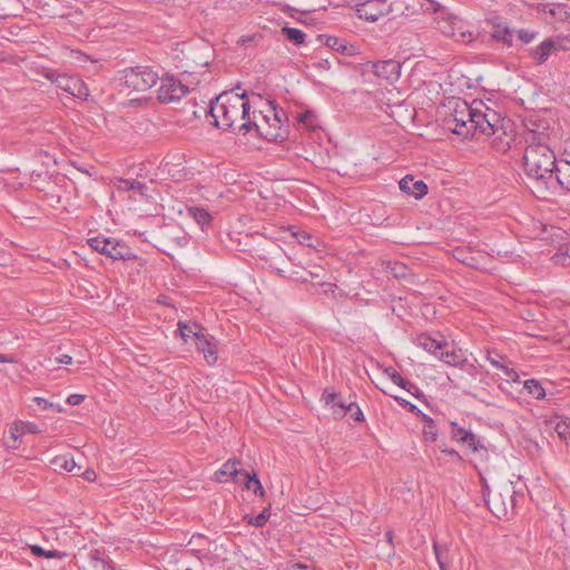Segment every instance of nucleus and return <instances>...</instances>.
<instances>
[{
    "mask_svg": "<svg viewBox=\"0 0 570 570\" xmlns=\"http://www.w3.org/2000/svg\"><path fill=\"white\" fill-rule=\"evenodd\" d=\"M92 476H95V472L94 471H86L87 480H92Z\"/></svg>",
    "mask_w": 570,
    "mask_h": 570,
    "instance_id": "55",
    "label": "nucleus"
},
{
    "mask_svg": "<svg viewBox=\"0 0 570 570\" xmlns=\"http://www.w3.org/2000/svg\"><path fill=\"white\" fill-rule=\"evenodd\" d=\"M62 468L70 472L76 468V462L73 461V459H69V460L66 459L62 464Z\"/></svg>",
    "mask_w": 570,
    "mask_h": 570,
    "instance_id": "49",
    "label": "nucleus"
},
{
    "mask_svg": "<svg viewBox=\"0 0 570 570\" xmlns=\"http://www.w3.org/2000/svg\"><path fill=\"white\" fill-rule=\"evenodd\" d=\"M117 189L121 191H136L144 197L146 196L147 186L137 180L119 179L117 183Z\"/></svg>",
    "mask_w": 570,
    "mask_h": 570,
    "instance_id": "26",
    "label": "nucleus"
},
{
    "mask_svg": "<svg viewBox=\"0 0 570 570\" xmlns=\"http://www.w3.org/2000/svg\"><path fill=\"white\" fill-rule=\"evenodd\" d=\"M159 75L151 67L136 66L124 70L122 81L127 88L146 91L157 83Z\"/></svg>",
    "mask_w": 570,
    "mask_h": 570,
    "instance_id": "7",
    "label": "nucleus"
},
{
    "mask_svg": "<svg viewBox=\"0 0 570 570\" xmlns=\"http://www.w3.org/2000/svg\"><path fill=\"white\" fill-rule=\"evenodd\" d=\"M277 275L285 277V272L283 269L276 268Z\"/></svg>",
    "mask_w": 570,
    "mask_h": 570,
    "instance_id": "56",
    "label": "nucleus"
},
{
    "mask_svg": "<svg viewBox=\"0 0 570 570\" xmlns=\"http://www.w3.org/2000/svg\"><path fill=\"white\" fill-rule=\"evenodd\" d=\"M213 337L208 338L204 333L197 336V338L194 341L195 346L197 351L202 352L207 361L208 364L216 363L218 356H217V350L215 344L213 343Z\"/></svg>",
    "mask_w": 570,
    "mask_h": 570,
    "instance_id": "18",
    "label": "nucleus"
},
{
    "mask_svg": "<svg viewBox=\"0 0 570 570\" xmlns=\"http://www.w3.org/2000/svg\"><path fill=\"white\" fill-rule=\"evenodd\" d=\"M400 189L416 199L422 198L428 193V186L423 180H415L413 176L406 175L399 183Z\"/></svg>",
    "mask_w": 570,
    "mask_h": 570,
    "instance_id": "15",
    "label": "nucleus"
},
{
    "mask_svg": "<svg viewBox=\"0 0 570 570\" xmlns=\"http://www.w3.org/2000/svg\"><path fill=\"white\" fill-rule=\"evenodd\" d=\"M553 42L554 50L558 51H570V35H558L550 37Z\"/></svg>",
    "mask_w": 570,
    "mask_h": 570,
    "instance_id": "36",
    "label": "nucleus"
},
{
    "mask_svg": "<svg viewBox=\"0 0 570 570\" xmlns=\"http://www.w3.org/2000/svg\"><path fill=\"white\" fill-rule=\"evenodd\" d=\"M391 10L389 0H365L356 4L358 18L371 22L377 21L381 17L391 12Z\"/></svg>",
    "mask_w": 570,
    "mask_h": 570,
    "instance_id": "9",
    "label": "nucleus"
},
{
    "mask_svg": "<svg viewBox=\"0 0 570 570\" xmlns=\"http://www.w3.org/2000/svg\"><path fill=\"white\" fill-rule=\"evenodd\" d=\"M554 430L563 441L567 442L570 440V421L560 420L556 424Z\"/></svg>",
    "mask_w": 570,
    "mask_h": 570,
    "instance_id": "38",
    "label": "nucleus"
},
{
    "mask_svg": "<svg viewBox=\"0 0 570 570\" xmlns=\"http://www.w3.org/2000/svg\"><path fill=\"white\" fill-rule=\"evenodd\" d=\"M389 540L391 541L392 537H391V533H386Z\"/></svg>",
    "mask_w": 570,
    "mask_h": 570,
    "instance_id": "59",
    "label": "nucleus"
},
{
    "mask_svg": "<svg viewBox=\"0 0 570 570\" xmlns=\"http://www.w3.org/2000/svg\"><path fill=\"white\" fill-rule=\"evenodd\" d=\"M30 549H31V552L33 556L43 557L47 559H53V558L62 559L66 556L65 552H60L57 550H45L43 548H41L40 546H37V544L31 546Z\"/></svg>",
    "mask_w": 570,
    "mask_h": 570,
    "instance_id": "35",
    "label": "nucleus"
},
{
    "mask_svg": "<svg viewBox=\"0 0 570 570\" xmlns=\"http://www.w3.org/2000/svg\"><path fill=\"white\" fill-rule=\"evenodd\" d=\"M79 556L88 562L89 570H116L111 559L99 549L83 550Z\"/></svg>",
    "mask_w": 570,
    "mask_h": 570,
    "instance_id": "12",
    "label": "nucleus"
},
{
    "mask_svg": "<svg viewBox=\"0 0 570 570\" xmlns=\"http://www.w3.org/2000/svg\"><path fill=\"white\" fill-rule=\"evenodd\" d=\"M372 70L379 78L385 79L392 83L400 78L401 65L393 59L377 61L373 62Z\"/></svg>",
    "mask_w": 570,
    "mask_h": 570,
    "instance_id": "13",
    "label": "nucleus"
},
{
    "mask_svg": "<svg viewBox=\"0 0 570 570\" xmlns=\"http://www.w3.org/2000/svg\"><path fill=\"white\" fill-rule=\"evenodd\" d=\"M560 185L567 190H570V164L566 160H559L558 167L554 174V186Z\"/></svg>",
    "mask_w": 570,
    "mask_h": 570,
    "instance_id": "24",
    "label": "nucleus"
},
{
    "mask_svg": "<svg viewBox=\"0 0 570 570\" xmlns=\"http://www.w3.org/2000/svg\"><path fill=\"white\" fill-rule=\"evenodd\" d=\"M435 12L438 13L435 18L436 29L444 36L462 43H469L473 40V33L466 21L444 9H435Z\"/></svg>",
    "mask_w": 570,
    "mask_h": 570,
    "instance_id": "4",
    "label": "nucleus"
},
{
    "mask_svg": "<svg viewBox=\"0 0 570 570\" xmlns=\"http://www.w3.org/2000/svg\"><path fill=\"white\" fill-rule=\"evenodd\" d=\"M269 515V509L265 508L259 514H257L254 518H250L248 523L257 528L263 527L267 522Z\"/></svg>",
    "mask_w": 570,
    "mask_h": 570,
    "instance_id": "41",
    "label": "nucleus"
},
{
    "mask_svg": "<svg viewBox=\"0 0 570 570\" xmlns=\"http://www.w3.org/2000/svg\"><path fill=\"white\" fill-rule=\"evenodd\" d=\"M12 362V357L9 355L0 354V363H9Z\"/></svg>",
    "mask_w": 570,
    "mask_h": 570,
    "instance_id": "54",
    "label": "nucleus"
},
{
    "mask_svg": "<svg viewBox=\"0 0 570 570\" xmlns=\"http://www.w3.org/2000/svg\"><path fill=\"white\" fill-rule=\"evenodd\" d=\"M417 345L426 352L438 356L439 352L448 347V343L444 341H436L429 335H420L417 337Z\"/></svg>",
    "mask_w": 570,
    "mask_h": 570,
    "instance_id": "21",
    "label": "nucleus"
},
{
    "mask_svg": "<svg viewBox=\"0 0 570 570\" xmlns=\"http://www.w3.org/2000/svg\"><path fill=\"white\" fill-rule=\"evenodd\" d=\"M239 461L237 460H228L226 461L219 470L215 472V480L217 482L224 483L227 482L228 479H234L236 482H239L237 479L238 475L244 476V472L237 468L239 465Z\"/></svg>",
    "mask_w": 570,
    "mask_h": 570,
    "instance_id": "17",
    "label": "nucleus"
},
{
    "mask_svg": "<svg viewBox=\"0 0 570 570\" xmlns=\"http://www.w3.org/2000/svg\"><path fill=\"white\" fill-rule=\"evenodd\" d=\"M19 435H20V432L17 426L10 430V439L12 440V444L9 445L10 448H12V449L18 448L17 441H18Z\"/></svg>",
    "mask_w": 570,
    "mask_h": 570,
    "instance_id": "46",
    "label": "nucleus"
},
{
    "mask_svg": "<svg viewBox=\"0 0 570 570\" xmlns=\"http://www.w3.org/2000/svg\"><path fill=\"white\" fill-rule=\"evenodd\" d=\"M564 160L566 163L570 164V157H567Z\"/></svg>",
    "mask_w": 570,
    "mask_h": 570,
    "instance_id": "58",
    "label": "nucleus"
},
{
    "mask_svg": "<svg viewBox=\"0 0 570 570\" xmlns=\"http://www.w3.org/2000/svg\"><path fill=\"white\" fill-rule=\"evenodd\" d=\"M282 33L287 38V40H289L294 45L298 46L304 43L305 33L301 29L284 27L282 29Z\"/></svg>",
    "mask_w": 570,
    "mask_h": 570,
    "instance_id": "33",
    "label": "nucleus"
},
{
    "mask_svg": "<svg viewBox=\"0 0 570 570\" xmlns=\"http://www.w3.org/2000/svg\"><path fill=\"white\" fill-rule=\"evenodd\" d=\"M35 402H36L40 407H42V409H45V410L53 406V404H52V403H50V402H49V401H47L46 399H43V397H39V396L35 397Z\"/></svg>",
    "mask_w": 570,
    "mask_h": 570,
    "instance_id": "47",
    "label": "nucleus"
},
{
    "mask_svg": "<svg viewBox=\"0 0 570 570\" xmlns=\"http://www.w3.org/2000/svg\"><path fill=\"white\" fill-rule=\"evenodd\" d=\"M441 451L448 455H451L453 458H455L459 462L462 461V456L460 455V453L458 451H455L454 449H441Z\"/></svg>",
    "mask_w": 570,
    "mask_h": 570,
    "instance_id": "48",
    "label": "nucleus"
},
{
    "mask_svg": "<svg viewBox=\"0 0 570 570\" xmlns=\"http://www.w3.org/2000/svg\"><path fill=\"white\" fill-rule=\"evenodd\" d=\"M542 11L560 21H566L570 18V7L564 3H546L542 6Z\"/></svg>",
    "mask_w": 570,
    "mask_h": 570,
    "instance_id": "22",
    "label": "nucleus"
},
{
    "mask_svg": "<svg viewBox=\"0 0 570 570\" xmlns=\"http://www.w3.org/2000/svg\"><path fill=\"white\" fill-rule=\"evenodd\" d=\"M350 413L355 421H357V422L364 421L363 412L356 403H355L353 411Z\"/></svg>",
    "mask_w": 570,
    "mask_h": 570,
    "instance_id": "45",
    "label": "nucleus"
},
{
    "mask_svg": "<svg viewBox=\"0 0 570 570\" xmlns=\"http://www.w3.org/2000/svg\"><path fill=\"white\" fill-rule=\"evenodd\" d=\"M422 421L424 422L423 436L426 441L434 442L438 438V431L432 417L426 414H422Z\"/></svg>",
    "mask_w": 570,
    "mask_h": 570,
    "instance_id": "31",
    "label": "nucleus"
},
{
    "mask_svg": "<svg viewBox=\"0 0 570 570\" xmlns=\"http://www.w3.org/2000/svg\"><path fill=\"white\" fill-rule=\"evenodd\" d=\"M515 495L512 482L503 483L493 493H488L485 503L497 518H510L514 514Z\"/></svg>",
    "mask_w": 570,
    "mask_h": 570,
    "instance_id": "5",
    "label": "nucleus"
},
{
    "mask_svg": "<svg viewBox=\"0 0 570 570\" xmlns=\"http://www.w3.org/2000/svg\"><path fill=\"white\" fill-rule=\"evenodd\" d=\"M273 110H274V121L276 124H281V121H282L281 114L284 115V112L282 110L277 111L275 106H273Z\"/></svg>",
    "mask_w": 570,
    "mask_h": 570,
    "instance_id": "52",
    "label": "nucleus"
},
{
    "mask_svg": "<svg viewBox=\"0 0 570 570\" xmlns=\"http://www.w3.org/2000/svg\"><path fill=\"white\" fill-rule=\"evenodd\" d=\"M186 210L188 216H190L202 227V229H204L205 226H208L213 220L212 214L204 207L189 206Z\"/></svg>",
    "mask_w": 570,
    "mask_h": 570,
    "instance_id": "23",
    "label": "nucleus"
},
{
    "mask_svg": "<svg viewBox=\"0 0 570 570\" xmlns=\"http://www.w3.org/2000/svg\"><path fill=\"white\" fill-rule=\"evenodd\" d=\"M325 45L337 52L345 53L347 51V46L336 37H327Z\"/></svg>",
    "mask_w": 570,
    "mask_h": 570,
    "instance_id": "39",
    "label": "nucleus"
},
{
    "mask_svg": "<svg viewBox=\"0 0 570 570\" xmlns=\"http://www.w3.org/2000/svg\"><path fill=\"white\" fill-rule=\"evenodd\" d=\"M322 397H323L325 404L328 405V404H333L340 397V395L336 394L335 392H327V391H325L323 393Z\"/></svg>",
    "mask_w": 570,
    "mask_h": 570,
    "instance_id": "43",
    "label": "nucleus"
},
{
    "mask_svg": "<svg viewBox=\"0 0 570 570\" xmlns=\"http://www.w3.org/2000/svg\"><path fill=\"white\" fill-rule=\"evenodd\" d=\"M48 78L51 79L60 89L73 97L82 100H87L89 97V89L80 78L66 75H57L55 78H52L51 75H48Z\"/></svg>",
    "mask_w": 570,
    "mask_h": 570,
    "instance_id": "10",
    "label": "nucleus"
},
{
    "mask_svg": "<svg viewBox=\"0 0 570 570\" xmlns=\"http://www.w3.org/2000/svg\"><path fill=\"white\" fill-rule=\"evenodd\" d=\"M57 363H60V364H71L72 363V357L70 355L65 354L61 357L57 358Z\"/></svg>",
    "mask_w": 570,
    "mask_h": 570,
    "instance_id": "50",
    "label": "nucleus"
},
{
    "mask_svg": "<svg viewBox=\"0 0 570 570\" xmlns=\"http://www.w3.org/2000/svg\"><path fill=\"white\" fill-rule=\"evenodd\" d=\"M492 38L495 41H501L504 45L511 46L513 35H512V31L508 27L498 24V26H495V28L493 30Z\"/></svg>",
    "mask_w": 570,
    "mask_h": 570,
    "instance_id": "29",
    "label": "nucleus"
},
{
    "mask_svg": "<svg viewBox=\"0 0 570 570\" xmlns=\"http://www.w3.org/2000/svg\"><path fill=\"white\" fill-rule=\"evenodd\" d=\"M557 52L554 50L553 42L550 38H547L544 41H542L539 46H537L531 55L533 59L542 65L548 60V58L553 53Z\"/></svg>",
    "mask_w": 570,
    "mask_h": 570,
    "instance_id": "20",
    "label": "nucleus"
},
{
    "mask_svg": "<svg viewBox=\"0 0 570 570\" xmlns=\"http://www.w3.org/2000/svg\"><path fill=\"white\" fill-rule=\"evenodd\" d=\"M433 550L435 554V559L441 570H450L451 561L449 558V549L446 546L439 544L434 542Z\"/></svg>",
    "mask_w": 570,
    "mask_h": 570,
    "instance_id": "27",
    "label": "nucleus"
},
{
    "mask_svg": "<svg viewBox=\"0 0 570 570\" xmlns=\"http://www.w3.org/2000/svg\"><path fill=\"white\" fill-rule=\"evenodd\" d=\"M552 259L556 264L570 265V248H561L557 254L553 255Z\"/></svg>",
    "mask_w": 570,
    "mask_h": 570,
    "instance_id": "40",
    "label": "nucleus"
},
{
    "mask_svg": "<svg viewBox=\"0 0 570 570\" xmlns=\"http://www.w3.org/2000/svg\"><path fill=\"white\" fill-rule=\"evenodd\" d=\"M470 127L472 136L481 134L484 136H495L502 144V148H509L510 142H503L502 136H505L504 119L491 108L485 110L476 109L474 118L470 119Z\"/></svg>",
    "mask_w": 570,
    "mask_h": 570,
    "instance_id": "3",
    "label": "nucleus"
},
{
    "mask_svg": "<svg viewBox=\"0 0 570 570\" xmlns=\"http://www.w3.org/2000/svg\"><path fill=\"white\" fill-rule=\"evenodd\" d=\"M85 396L81 394H71L67 399V403L70 405H79L83 401Z\"/></svg>",
    "mask_w": 570,
    "mask_h": 570,
    "instance_id": "44",
    "label": "nucleus"
},
{
    "mask_svg": "<svg viewBox=\"0 0 570 570\" xmlns=\"http://www.w3.org/2000/svg\"><path fill=\"white\" fill-rule=\"evenodd\" d=\"M525 149L523 154V168L527 178L533 183L538 193L554 188V174L558 167V160L547 144V135L530 130L525 137Z\"/></svg>",
    "mask_w": 570,
    "mask_h": 570,
    "instance_id": "2",
    "label": "nucleus"
},
{
    "mask_svg": "<svg viewBox=\"0 0 570 570\" xmlns=\"http://www.w3.org/2000/svg\"><path fill=\"white\" fill-rule=\"evenodd\" d=\"M206 117H210V124L224 130L246 135L255 129L259 136L268 140L277 139L281 136L278 132H262L255 120V111L253 117L250 116V105L245 90L243 92L235 90L222 92L210 100L209 107L206 109Z\"/></svg>",
    "mask_w": 570,
    "mask_h": 570,
    "instance_id": "1",
    "label": "nucleus"
},
{
    "mask_svg": "<svg viewBox=\"0 0 570 570\" xmlns=\"http://www.w3.org/2000/svg\"><path fill=\"white\" fill-rule=\"evenodd\" d=\"M487 358L491 363V365L499 370H502L508 380L514 382L519 380V374L513 368H510L508 365L503 363L504 357L501 354L495 352H489Z\"/></svg>",
    "mask_w": 570,
    "mask_h": 570,
    "instance_id": "19",
    "label": "nucleus"
},
{
    "mask_svg": "<svg viewBox=\"0 0 570 570\" xmlns=\"http://www.w3.org/2000/svg\"><path fill=\"white\" fill-rule=\"evenodd\" d=\"M298 568L304 569V570H306V569H307V567H306V566H301V564L298 566Z\"/></svg>",
    "mask_w": 570,
    "mask_h": 570,
    "instance_id": "57",
    "label": "nucleus"
},
{
    "mask_svg": "<svg viewBox=\"0 0 570 570\" xmlns=\"http://www.w3.org/2000/svg\"><path fill=\"white\" fill-rule=\"evenodd\" d=\"M243 483L247 490H252L256 495L264 497L265 490L256 473L249 474L248 472H244Z\"/></svg>",
    "mask_w": 570,
    "mask_h": 570,
    "instance_id": "28",
    "label": "nucleus"
},
{
    "mask_svg": "<svg viewBox=\"0 0 570 570\" xmlns=\"http://www.w3.org/2000/svg\"><path fill=\"white\" fill-rule=\"evenodd\" d=\"M538 32L535 31H530V30H525V29H520L518 31V38L520 39V41L522 43H530L531 41L534 40V38L537 37Z\"/></svg>",
    "mask_w": 570,
    "mask_h": 570,
    "instance_id": "42",
    "label": "nucleus"
},
{
    "mask_svg": "<svg viewBox=\"0 0 570 570\" xmlns=\"http://www.w3.org/2000/svg\"><path fill=\"white\" fill-rule=\"evenodd\" d=\"M436 357L452 366H462L463 363L465 362V358L463 357L462 353L455 350L444 351L443 348L442 351L439 352V355Z\"/></svg>",
    "mask_w": 570,
    "mask_h": 570,
    "instance_id": "25",
    "label": "nucleus"
},
{
    "mask_svg": "<svg viewBox=\"0 0 570 570\" xmlns=\"http://www.w3.org/2000/svg\"><path fill=\"white\" fill-rule=\"evenodd\" d=\"M88 245L94 250L111 259L130 261L137 257L124 242L102 235L89 238Z\"/></svg>",
    "mask_w": 570,
    "mask_h": 570,
    "instance_id": "6",
    "label": "nucleus"
},
{
    "mask_svg": "<svg viewBox=\"0 0 570 570\" xmlns=\"http://www.w3.org/2000/svg\"><path fill=\"white\" fill-rule=\"evenodd\" d=\"M23 426L27 429L28 432L36 433L37 426L32 423L23 424Z\"/></svg>",
    "mask_w": 570,
    "mask_h": 570,
    "instance_id": "53",
    "label": "nucleus"
},
{
    "mask_svg": "<svg viewBox=\"0 0 570 570\" xmlns=\"http://www.w3.org/2000/svg\"><path fill=\"white\" fill-rule=\"evenodd\" d=\"M311 118H312V115L309 112L301 114L298 117L299 121L305 125H309Z\"/></svg>",
    "mask_w": 570,
    "mask_h": 570,
    "instance_id": "51",
    "label": "nucleus"
},
{
    "mask_svg": "<svg viewBox=\"0 0 570 570\" xmlns=\"http://www.w3.org/2000/svg\"><path fill=\"white\" fill-rule=\"evenodd\" d=\"M451 436L456 442L468 444V446L472 449L474 452L479 451V449L482 448L480 440L471 431H468L459 426L458 423L455 422H451Z\"/></svg>",
    "mask_w": 570,
    "mask_h": 570,
    "instance_id": "14",
    "label": "nucleus"
},
{
    "mask_svg": "<svg viewBox=\"0 0 570 570\" xmlns=\"http://www.w3.org/2000/svg\"><path fill=\"white\" fill-rule=\"evenodd\" d=\"M523 387L537 400H542L546 396V391L537 380H527Z\"/></svg>",
    "mask_w": 570,
    "mask_h": 570,
    "instance_id": "32",
    "label": "nucleus"
},
{
    "mask_svg": "<svg viewBox=\"0 0 570 570\" xmlns=\"http://www.w3.org/2000/svg\"><path fill=\"white\" fill-rule=\"evenodd\" d=\"M179 332L183 340L187 343L188 340L195 341L197 336L203 334L202 328L197 325H187V324H180L179 323Z\"/></svg>",
    "mask_w": 570,
    "mask_h": 570,
    "instance_id": "30",
    "label": "nucleus"
},
{
    "mask_svg": "<svg viewBox=\"0 0 570 570\" xmlns=\"http://www.w3.org/2000/svg\"><path fill=\"white\" fill-rule=\"evenodd\" d=\"M355 406V402L345 403L338 397L333 404V414L337 417H343L347 412H352Z\"/></svg>",
    "mask_w": 570,
    "mask_h": 570,
    "instance_id": "34",
    "label": "nucleus"
},
{
    "mask_svg": "<svg viewBox=\"0 0 570 570\" xmlns=\"http://www.w3.org/2000/svg\"><path fill=\"white\" fill-rule=\"evenodd\" d=\"M392 396L397 402V404L400 406H402L403 409L407 410L409 412L415 414L416 416L422 417V414H424L415 404H412L410 401H407L401 396H396V395H392Z\"/></svg>",
    "mask_w": 570,
    "mask_h": 570,
    "instance_id": "37",
    "label": "nucleus"
},
{
    "mask_svg": "<svg viewBox=\"0 0 570 570\" xmlns=\"http://www.w3.org/2000/svg\"><path fill=\"white\" fill-rule=\"evenodd\" d=\"M158 80L160 86L157 98L161 104L177 102L189 92V87L173 75L159 77Z\"/></svg>",
    "mask_w": 570,
    "mask_h": 570,
    "instance_id": "8",
    "label": "nucleus"
},
{
    "mask_svg": "<svg viewBox=\"0 0 570 570\" xmlns=\"http://www.w3.org/2000/svg\"><path fill=\"white\" fill-rule=\"evenodd\" d=\"M385 375L390 377V380L400 386L401 389L407 391L411 395H413L415 399H422L424 397V394L421 392V390L415 385L414 383L410 382L409 380H405L399 372H396L393 367H386L384 370Z\"/></svg>",
    "mask_w": 570,
    "mask_h": 570,
    "instance_id": "16",
    "label": "nucleus"
},
{
    "mask_svg": "<svg viewBox=\"0 0 570 570\" xmlns=\"http://www.w3.org/2000/svg\"><path fill=\"white\" fill-rule=\"evenodd\" d=\"M478 108H472L466 102L456 105L453 115L455 127L452 131L459 136H468L471 132L470 119L474 118Z\"/></svg>",
    "mask_w": 570,
    "mask_h": 570,
    "instance_id": "11",
    "label": "nucleus"
}]
</instances>
